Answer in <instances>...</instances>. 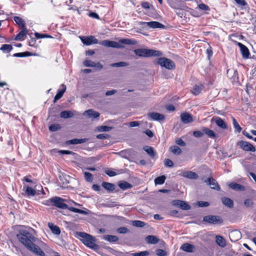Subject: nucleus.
<instances>
[{"instance_id":"nucleus-36","label":"nucleus","mask_w":256,"mask_h":256,"mask_svg":"<svg viewBox=\"0 0 256 256\" xmlns=\"http://www.w3.org/2000/svg\"><path fill=\"white\" fill-rule=\"evenodd\" d=\"M14 20L15 22L21 28H26V23L19 16H15L14 18Z\"/></svg>"},{"instance_id":"nucleus-62","label":"nucleus","mask_w":256,"mask_h":256,"mask_svg":"<svg viewBox=\"0 0 256 256\" xmlns=\"http://www.w3.org/2000/svg\"><path fill=\"white\" fill-rule=\"evenodd\" d=\"M106 174L110 176H114L116 175V172L110 170H106L105 171Z\"/></svg>"},{"instance_id":"nucleus-14","label":"nucleus","mask_w":256,"mask_h":256,"mask_svg":"<svg viewBox=\"0 0 256 256\" xmlns=\"http://www.w3.org/2000/svg\"><path fill=\"white\" fill-rule=\"evenodd\" d=\"M180 119L182 122L185 124H188L193 122L192 116L187 112L182 114L180 115Z\"/></svg>"},{"instance_id":"nucleus-10","label":"nucleus","mask_w":256,"mask_h":256,"mask_svg":"<svg viewBox=\"0 0 256 256\" xmlns=\"http://www.w3.org/2000/svg\"><path fill=\"white\" fill-rule=\"evenodd\" d=\"M203 221L209 224H218L222 222L220 216H205L203 218Z\"/></svg>"},{"instance_id":"nucleus-55","label":"nucleus","mask_w":256,"mask_h":256,"mask_svg":"<svg viewBox=\"0 0 256 256\" xmlns=\"http://www.w3.org/2000/svg\"><path fill=\"white\" fill-rule=\"evenodd\" d=\"M117 232L120 234H126L128 232V230L126 227H120L118 229Z\"/></svg>"},{"instance_id":"nucleus-21","label":"nucleus","mask_w":256,"mask_h":256,"mask_svg":"<svg viewBox=\"0 0 256 256\" xmlns=\"http://www.w3.org/2000/svg\"><path fill=\"white\" fill-rule=\"evenodd\" d=\"M48 226L52 232L56 235H59L60 234V230L58 226L54 225L53 223H48Z\"/></svg>"},{"instance_id":"nucleus-61","label":"nucleus","mask_w":256,"mask_h":256,"mask_svg":"<svg viewBox=\"0 0 256 256\" xmlns=\"http://www.w3.org/2000/svg\"><path fill=\"white\" fill-rule=\"evenodd\" d=\"M198 206L200 207H206L209 206V203L206 202L200 201L198 202Z\"/></svg>"},{"instance_id":"nucleus-49","label":"nucleus","mask_w":256,"mask_h":256,"mask_svg":"<svg viewBox=\"0 0 256 256\" xmlns=\"http://www.w3.org/2000/svg\"><path fill=\"white\" fill-rule=\"evenodd\" d=\"M60 128V126L58 124H52L49 126V130L51 132H56Z\"/></svg>"},{"instance_id":"nucleus-25","label":"nucleus","mask_w":256,"mask_h":256,"mask_svg":"<svg viewBox=\"0 0 256 256\" xmlns=\"http://www.w3.org/2000/svg\"><path fill=\"white\" fill-rule=\"evenodd\" d=\"M240 238V232L234 230L230 234V238L232 241H236Z\"/></svg>"},{"instance_id":"nucleus-19","label":"nucleus","mask_w":256,"mask_h":256,"mask_svg":"<svg viewBox=\"0 0 256 256\" xmlns=\"http://www.w3.org/2000/svg\"><path fill=\"white\" fill-rule=\"evenodd\" d=\"M83 114H86L89 118H98L100 116V114L98 112L94 111L92 109H90L87 110H86Z\"/></svg>"},{"instance_id":"nucleus-44","label":"nucleus","mask_w":256,"mask_h":256,"mask_svg":"<svg viewBox=\"0 0 256 256\" xmlns=\"http://www.w3.org/2000/svg\"><path fill=\"white\" fill-rule=\"evenodd\" d=\"M128 66V64L126 62H120L116 63H113L110 64L112 67H124Z\"/></svg>"},{"instance_id":"nucleus-27","label":"nucleus","mask_w":256,"mask_h":256,"mask_svg":"<svg viewBox=\"0 0 256 256\" xmlns=\"http://www.w3.org/2000/svg\"><path fill=\"white\" fill-rule=\"evenodd\" d=\"M222 201L223 204L228 208H232L234 206L233 201L228 198L224 197L222 198Z\"/></svg>"},{"instance_id":"nucleus-60","label":"nucleus","mask_w":256,"mask_h":256,"mask_svg":"<svg viewBox=\"0 0 256 256\" xmlns=\"http://www.w3.org/2000/svg\"><path fill=\"white\" fill-rule=\"evenodd\" d=\"M206 54H208V58L210 59L212 56L213 54V52H212V48L211 46H210L206 49Z\"/></svg>"},{"instance_id":"nucleus-48","label":"nucleus","mask_w":256,"mask_h":256,"mask_svg":"<svg viewBox=\"0 0 256 256\" xmlns=\"http://www.w3.org/2000/svg\"><path fill=\"white\" fill-rule=\"evenodd\" d=\"M150 254L148 251H142L138 252H135L132 254V256H148Z\"/></svg>"},{"instance_id":"nucleus-52","label":"nucleus","mask_w":256,"mask_h":256,"mask_svg":"<svg viewBox=\"0 0 256 256\" xmlns=\"http://www.w3.org/2000/svg\"><path fill=\"white\" fill-rule=\"evenodd\" d=\"M94 62L88 60H86L83 62V64L85 66L92 68L93 67V66H94Z\"/></svg>"},{"instance_id":"nucleus-43","label":"nucleus","mask_w":256,"mask_h":256,"mask_svg":"<svg viewBox=\"0 0 256 256\" xmlns=\"http://www.w3.org/2000/svg\"><path fill=\"white\" fill-rule=\"evenodd\" d=\"M69 210L71 212H77L80 214H82L84 215H86L88 214V212L85 210H80L77 208H73V207H70L69 208Z\"/></svg>"},{"instance_id":"nucleus-54","label":"nucleus","mask_w":256,"mask_h":256,"mask_svg":"<svg viewBox=\"0 0 256 256\" xmlns=\"http://www.w3.org/2000/svg\"><path fill=\"white\" fill-rule=\"evenodd\" d=\"M109 135L108 134H98L96 136V138H98V139H100V140H104V139H107L108 138H109Z\"/></svg>"},{"instance_id":"nucleus-56","label":"nucleus","mask_w":256,"mask_h":256,"mask_svg":"<svg viewBox=\"0 0 256 256\" xmlns=\"http://www.w3.org/2000/svg\"><path fill=\"white\" fill-rule=\"evenodd\" d=\"M244 204L246 207H252L253 205V202L252 200L248 198L244 200Z\"/></svg>"},{"instance_id":"nucleus-23","label":"nucleus","mask_w":256,"mask_h":256,"mask_svg":"<svg viewBox=\"0 0 256 256\" xmlns=\"http://www.w3.org/2000/svg\"><path fill=\"white\" fill-rule=\"evenodd\" d=\"M146 241L148 244H156L159 241V239L154 236L150 235L146 238Z\"/></svg>"},{"instance_id":"nucleus-20","label":"nucleus","mask_w":256,"mask_h":256,"mask_svg":"<svg viewBox=\"0 0 256 256\" xmlns=\"http://www.w3.org/2000/svg\"><path fill=\"white\" fill-rule=\"evenodd\" d=\"M194 248V246L188 243H185L180 246L181 250L188 252H193Z\"/></svg>"},{"instance_id":"nucleus-31","label":"nucleus","mask_w":256,"mask_h":256,"mask_svg":"<svg viewBox=\"0 0 256 256\" xmlns=\"http://www.w3.org/2000/svg\"><path fill=\"white\" fill-rule=\"evenodd\" d=\"M74 114L70 110H64L60 112V116L63 118H68L73 117Z\"/></svg>"},{"instance_id":"nucleus-64","label":"nucleus","mask_w":256,"mask_h":256,"mask_svg":"<svg viewBox=\"0 0 256 256\" xmlns=\"http://www.w3.org/2000/svg\"><path fill=\"white\" fill-rule=\"evenodd\" d=\"M140 125V123L138 122H137V121H134V122H130L129 124H128V126H130V127H136V126H138Z\"/></svg>"},{"instance_id":"nucleus-42","label":"nucleus","mask_w":256,"mask_h":256,"mask_svg":"<svg viewBox=\"0 0 256 256\" xmlns=\"http://www.w3.org/2000/svg\"><path fill=\"white\" fill-rule=\"evenodd\" d=\"M34 36L37 39L44 38H52V36L46 34H40L38 32L34 33Z\"/></svg>"},{"instance_id":"nucleus-51","label":"nucleus","mask_w":256,"mask_h":256,"mask_svg":"<svg viewBox=\"0 0 256 256\" xmlns=\"http://www.w3.org/2000/svg\"><path fill=\"white\" fill-rule=\"evenodd\" d=\"M156 254L158 256H167L168 252L163 250L158 249L156 250Z\"/></svg>"},{"instance_id":"nucleus-40","label":"nucleus","mask_w":256,"mask_h":256,"mask_svg":"<svg viewBox=\"0 0 256 256\" xmlns=\"http://www.w3.org/2000/svg\"><path fill=\"white\" fill-rule=\"evenodd\" d=\"M33 54L31 52H23L16 53L13 55V56L14 57L22 58V57L31 56Z\"/></svg>"},{"instance_id":"nucleus-53","label":"nucleus","mask_w":256,"mask_h":256,"mask_svg":"<svg viewBox=\"0 0 256 256\" xmlns=\"http://www.w3.org/2000/svg\"><path fill=\"white\" fill-rule=\"evenodd\" d=\"M54 196L44 202L43 204H44L46 206H54Z\"/></svg>"},{"instance_id":"nucleus-16","label":"nucleus","mask_w":256,"mask_h":256,"mask_svg":"<svg viewBox=\"0 0 256 256\" xmlns=\"http://www.w3.org/2000/svg\"><path fill=\"white\" fill-rule=\"evenodd\" d=\"M238 44L240 48L242 57L245 58H248L250 56V52L248 48L240 42H238Z\"/></svg>"},{"instance_id":"nucleus-4","label":"nucleus","mask_w":256,"mask_h":256,"mask_svg":"<svg viewBox=\"0 0 256 256\" xmlns=\"http://www.w3.org/2000/svg\"><path fill=\"white\" fill-rule=\"evenodd\" d=\"M78 236L82 238V243L88 247L94 250L98 248V246L94 243L92 236L85 232H80Z\"/></svg>"},{"instance_id":"nucleus-26","label":"nucleus","mask_w":256,"mask_h":256,"mask_svg":"<svg viewBox=\"0 0 256 256\" xmlns=\"http://www.w3.org/2000/svg\"><path fill=\"white\" fill-rule=\"evenodd\" d=\"M215 122L218 126L222 129H226L227 128L226 123L220 117L216 118Z\"/></svg>"},{"instance_id":"nucleus-12","label":"nucleus","mask_w":256,"mask_h":256,"mask_svg":"<svg viewBox=\"0 0 256 256\" xmlns=\"http://www.w3.org/2000/svg\"><path fill=\"white\" fill-rule=\"evenodd\" d=\"M202 180L208 184L210 185L212 188L215 189L217 190H220V187L219 186L217 182L213 178H208L206 179L205 178V177L204 176Z\"/></svg>"},{"instance_id":"nucleus-34","label":"nucleus","mask_w":256,"mask_h":256,"mask_svg":"<svg viewBox=\"0 0 256 256\" xmlns=\"http://www.w3.org/2000/svg\"><path fill=\"white\" fill-rule=\"evenodd\" d=\"M229 186L234 190H244V186H242L241 184L235 183V182H232L230 184Z\"/></svg>"},{"instance_id":"nucleus-7","label":"nucleus","mask_w":256,"mask_h":256,"mask_svg":"<svg viewBox=\"0 0 256 256\" xmlns=\"http://www.w3.org/2000/svg\"><path fill=\"white\" fill-rule=\"evenodd\" d=\"M39 188H40L42 194H45V192L41 186H36L35 188H33L30 186H26L25 190L26 194L28 196H33L36 195V190L40 191Z\"/></svg>"},{"instance_id":"nucleus-2","label":"nucleus","mask_w":256,"mask_h":256,"mask_svg":"<svg viewBox=\"0 0 256 256\" xmlns=\"http://www.w3.org/2000/svg\"><path fill=\"white\" fill-rule=\"evenodd\" d=\"M136 43V40L129 38H122L119 40L118 42L109 40H104L99 42L100 45L114 48H123L124 46L122 44L134 45Z\"/></svg>"},{"instance_id":"nucleus-9","label":"nucleus","mask_w":256,"mask_h":256,"mask_svg":"<svg viewBox=\"0 0 256 256\" xmlns=\"http://www.w3.org/2000/svg\"><path fill=\"white\" fill-rule=\"evenodd\" d=\"M80 40L86 46L99 44L98 40L94 36H82L80 37Z\"/></svg>"},{"instance_id":"nucleus-13","label":"nucleus","mask_w":256,"mask_h":256,"mask_svg":"<svg viewBox=\"0 0 256 256\" xmlns=\"http://www.w3.org/2000/svg\"><path fill=\"white\" fill-rule=\"evenodd\" d=\"M172 204L174 206H177L184 210H189L190 209V206L186 202L180 200H174Z\"/></svg>"},{"instance_id":"nucleus-3","label":"nucleus","mask_w":256,"mask_h":256,"mask_svg":"<svg viewBox=\"0 0 256 256\" xmlns=\"http://www.w3.org/2000/svg\"><path fill=\"white\" fill-rule=\"evenodd\" d=\"M134 53L140 57L158 56L162 55L161 52L147 48H138L134 50Z\"/></svg>"},{"instance_id":"nucleus-24","label":"nucleus","mask_w":256,"mask_h":256,"mask_svg":"<svg viewBox=\"0 0 256 256\" xmlns=\"http://www.w3.org/2000/svg\"><path fill=\"white\" fill-rule=\"evenodd\" d=\"M28 30L26 28H23V30H21L16 36L15 40H23L24 37L28 34Z\"/></svg>"},{"instance_id":"nucleus-28","label":"nucleus","mask_w":256,"mask_h":256,"mask_svg":"<svg viewBox=\"0 0 256 256\" xmlns=\"http://www.w3.org/2000/svg\"><path fill=\"white\" fill-rule=\"evenodd\" d=\"M102 239L109 242H116L118 240L117 236L113 235H105L102 236Z\"/></svg>"},{"instance_id":"nucleus-32","label":"nucleus","mask_w":256,"mask_h":256,"mask_svg":"<svg viewBox=\"0 0 256 256\" xmlns=\"http://www.w3.org/2000/svg\"><path fill=\"white\" fill-rule=\"evenodd\" d=\"M144 150L147 152L148 154L152 158H154L156 156V152L154 148L150 146H146L144 148Z\"/></svg>"},{"instance_id":"nucleus-30","label":"nucleus","mask_w":256,"mask_h":256,"mask_svg":"<svg viewBox=\"0 0 256 256\" xmlns=\"http://www.w3.org/2000/svg\"><path fill=\"white\" fill-rule=\"evenodd\" d=\"M204 88V86L202 84L195 85L194 86L192 90H191V92L194 95L196 96L200 93L202 90Z\"/></svg>"},{"instance_id":"nucleus-11","label":"nucleus","mask_w":256,"mask_h":256,"mask_svg":"<svg viewBox=\"0 0 256 256\" xmlns=\"http://www.w3.org/2000/svg\"><path fill=\"white\" fill-rule=\"evenodd\" d=\"M148 117L150 120L156 121L164 120L165 118L164 115L156 112H148Z\"/></svg>"},{"instance_id":"nucleus-59","label":"nucleus","mask_w":256,"mask_h":256,"mask_svg":"<svg viewBox=\"0 0 256 256\" xmlns=\"http://www.w3.org/2000/svg\"><path fill=\"white\" fill-rule=\"evenodd\" d=\"M200 9L203 10H210L209 7L204 4H200L198 6Z\"/></svg>"},{"instance_id":"nucleus-45","label":"nucleus","mask_w":256,"mask_h":256,"mask_svg":"<svg viewBox=\"0 0 256 256\" xmlns=\"http://www.w3.org/2000/svg\"><path fill=\"white\" fill-rule=\"evenodd\" d=\"M132 224L134 226L142 228L145 226L146 224L141 220H136L132 221Z\"/></svg>"},{"instance_id":"nucleus-37","label":"nucleus","mask_w":256,"mask_h":256,"mask_svg":"<svg viewBox=\"0 0 256 256\" xmlns=\"http://www.w3.org/2000/svg\"><path fill=\"white\" fill-rule=\"evenodd\" d=\"M102 185V187L104 188L106 190L110 191L114 190L115 188L114 185V184L107 182H103Z\"/></svg>"},{"instance_id":"nucleus-50","label":"nucleus","mask_w":256,"mask_h":256,"mask_svg":"<svg viewBox=\"0 0 256 256\" xmlns=\"http://www.w3.org/2000/svg\"><path fill=\"white\" fill-rule=\"evenodd\" d=\"M84 178L87 182H92L93 180L92 174L89 172H85L84 173Z\"/></svg>"},{"instance_id":"nucleus-15","label":"nucleus","mask_w":256,"mask_h":256,"mask_svg":"<svg viewBox=\"0 0 256 256\" xmlns=\"http://www.w3.org/2000/svg\"><path fill=\"white\" fill-rule=\"evenodd\" d=\"M142 24H146L148 26L153 28H164V26L162 24L156 21L150 22H143Z\"/></svg>"},{"instance_id":"nucleus-57","label":"nucleus","mask_w":256,"mask_h":256,"mask_svg":"<svg viewBox=\"0 0 256 256\" xmlns=\"http://www.w3.org/2000/svg\"><path fill=\"white\" fill-rule=\"evenodd\" d=\"M164 164L166 166L168 167H172L174 166V163L172 160L170 159H166L164 160Z\"/></svg>"},{"instance_id":"nucleus-58","label":"nucleus","mask_w":256,"mask_h":256,"mask_svg":"<svg viewBox=\"0 0 256 256\" xmlns=\"http://www.w3.org/2000/svg\"><path fill=\"white\" fill-rule=\"evenodd\" d=\"M193 135L196 138H200L204 136V133L200 131L196 130L193 132Z\"/></svg>"},{"instance_id":"nucleus-18","label":"nucleus","mask_w":256,"mask_h":256,"mask_svg":"<svg viewBox=\"0 0 256 256\" xmlns=\"http://www.w3.org/2000/svg\"><path fill=\"white\" fill-rule=\"evenodd\" d=\"M62 88L58 89L57 92V94L55 96L54 98V102H56L58 100L60 99L63 96L64 94V93L66 87V86L64 84H62L61 85Z\"/></svg>"},{"instance_id":"nucleus-17","label":"nucleus","mask_w":256,"mask_h":256,"mask_svg":"<svg viewBox=\"0 0 256 256\" xmlns=\"http://www.w3.org/2000/svg\"><path fill=\"white\" fill-rule=\"evenodd\" d=\"M181 176L189 179L196 180L198 178V175L192 171H184L182 172Z\"/></svg>"},{"instance_id":"nucleus-35","label":"nucleus","mask_w":256,"mask_h":256,"mask_svg":"<svg viewBox=\"0 0 256 256\" xmlns=\"http://www.w3.org/2000/svg\"><path fill=\"white\" fill-rule=\"evenodd\" d=\"M12 49V46L8 44H4L0 48V50H2L5 53H8L10 52Z\"/></svg>"},{"instance_id":"nucleus-22","label":"nucleus","mask_w":256,"mask_h":256,"mask_svg":"<svg viewBox=\"0 0 256 256\" xmlns=\"http://www.w3.org/2000/svg\"><path fill=\"white\" fill-rule=\"evenodd\" d=\"M88 140V138H74L70 140H68L67 142V143L68 144H82L87 142Z\"/></svg>"},{"instance_id":"nucleus-47","label":"nucleus","mask_w":256,"mask_h":256,"mask_svg":"<svg viewBox=\"0 0 256 256\" xmlns=\"http://www.w3.org/2000/svg\"><path fill=\"white\" fill-rule=\"evenodd\" d=\"M232 123L235 130L238 132H240L242 130V128L234 118H232Z\"/></svg>"},{"instance_id":"nucleus-1","label":"nucleus","mask_w":256,"mask_h":256,"mask_svg":"<svg viewBox=\"0 0 256 256\" xmlns=\"http://www.w3.org/2000/svg\"><path fill=\"white\" fill-rule=\"evenodd\" d=\"M34 232V230L31 228H22L19 230L16 237L29 250L38 256H44V252L38 246L34 244L36 238L33 234Z\"/></svg>"},{"instance_id":"nucleus-41","label":"nucleus","mask_w":256,"mask_h":256,"mask_svg":"<svg viewBox=\"0 0 256 256\" xmlns=\"http://www.w3.org/2000/svg\"><path fill=\"white\" fill-rule=\"evenodd\" d=\"M170 151L175 154H180L182 152L181 149L178 146H172L170 147Z\"/></svg>"},{"instance_id":"nucleus-29","label":"nucleus","mask_w":256,"mask_h":256,"mask_svg":"<svg viewBox=\"0 0 256 256\" xmlns=\"http://www.w3.org/2000/svg\"><path fill=\"white\" fill-rule=\"evenodd\" d=\"M216 244L220 247L224 248L226 246V243L224 238L220 236H216Z\"/></svg>"},{"instance_id":"nucleus-33","label":"nucleus","mask_w":256,"mask_h":256,"mask_svg":"<svg viewBox=\"0 0 256 256\" xmlns=\"http://www.w3.org/2000/svg\"><path fill=\"white\" fill-rule=\"evenodd\" d=\"M202 132L206 134L208 137L210 138H214L216 137V134L214 132L211 130H210L206 128H202Z\"/></svg>"},{"instance_id":"nucleus-63","label":"nucleus","mask_w":256,"mask_h":256,"mask_svg":"<svg viewBox=\"0 0 256 256\" xmlns=\"http://www.w3.org/2000/svg\"><path fill=\"white\" fill-rule=\"evenodd\" d=\"M176 142L177 144L180 146H184L186 145L185 142L181 138L177 139Z\"/></svg>"},{"instance_id":"nucleus-38","label":"nucleus","mask_w":256,"mask_h":256,"mask_svg":"<svg viewBox=\"0 0 256 256\" xmlns=\"http://www.w3.org/2000/svg\"><path fill=\"white\" fill-rule=\"evenodd\" d=\"M166 177L163 175L160 176H158L154 179V183L156 184H164Z\"/></svg>"},{"instance_id":"nucleus-39","label":"nucleus","mask_w":256,"mask_h":256,"mask_svg":"<svg viewBox=\"0 0 256 256\" xmlns=\"http://www.w3.org/2000/svg\"><path fill=\"white\" fill-rule=\"evenodd\" d=\"M120 188L122 190H127L132 187V186L130 183L126 182H122L118 184Z\"/></svg>"},{"instance_id":"nucleus-46","label":"nucleus","mask_w":256,"mask_h":256,"mask_svg":"<svg viewBox=\"0 0 256 256\" xmlns=\"http://www.w3.org/2000/svg\"><path fill=\"white\" fill-rule=\"evenodd\" d=\"M112 130V127L106 126H101L97 128V130L98 132H108Z\"/></svg>"},{"instance_id":"nucleus-6","label":"nucleus","mask_w":256,"mask_h":256,"mask_svg":"<svg viewBox=\"0 0 256 256\" xmlns=\"http://www.w3.org/2000/svg\"><path fill=\"white\" fill-rule=\"evenodd\" d=\"M54 206L58 208L63 210H69V208H70L68 207V205L66 204V202H68L66 199H64L58 196H54Z\"/></svg>"},{"instance_id":"nucleus-8","label":"nucleus","mask_w":256,"mask_h":256,"mask_svg":"<svg viewBox=\"0 0 256 256\" xmlns=\"http://www.w3.org/2000/svg\"><path fill=\"white\" fill-rule=\"evenodd\" d=\"M238 144L244 150L247 152H254L255 148L250 142L246 141L240 140L238 142Z\"/></svg>"},{"instance_id":"nucleus-5","label":"nucleus","mask_w":256,"mask_h":256,"mask_svg":"<svg viewBox=\"0 0 256 256\" xmlns=\"http://www.w3.org/2000/svg\"><path fill=\"white\" fill-rule=\"evenodd\" d=\"M158 64L161 66L168 70H172L175 68L174 62L171 60L164 57L158 58Z\"/></svg>"}]
</instances>
